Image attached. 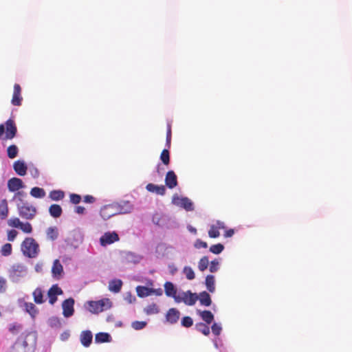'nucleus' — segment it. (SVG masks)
Wrapping results in <instances>:
<instances>
[{
  "mask_svg": "<svg viewBox=\"0 0 352 352\" xmlns=\"http://www.w3.org/2000/svg\"><path fill=\"white\" fill-rule=\"evenodd\" d=\"M122 282L120 279H114L109 282V289L114 293H118L121 290Z\"/></svg>",
  "mask_w": 352,
  "mask_h": 352,
  "instance_id": "obj_26",
  "label": "nucleus"
},
{
  "mask_svg": "<svg viewBox=\"0 0 352 352\" xmlns=\"http://www.w3.org/2000/svg\"><path fill=\"white\" fill-rule=\"evenodd\" d=\"M144 311L146 315L157 314L160 312V308L156 303H151L148 305L144 309Z\"/></svg>",
  "mask_w": 352,
  "mask_h": 352,
  "instance_id": "obj_31",
  "label": "nucleus"
},
{
  "mask_svg": "<svg viewBox=\"0 0 352 352\" xmlns=\"http://www.w3.org/2000/svg\"><path fill=\"white\" fill-rule=\"evenodd\" d=\"M5 132L6 135L3 140H12L16 136L17 129L13 120L9 119L4 124H0V138L3 137Z\"/></svg>",
  "mask_w": 352,
  "mask_h": 352,
  "instance_id": "obj_3",
  "label": "nucleus"
},
{
  "mask_svg": "<svg viewBox=\"0 0 352 352\" xmlns=\"http://www.w3.org/2000/svg\"><path fill=\"white\" fill-rule=\"evenodd\" d=\"M234 232L233 229H230L226 231L224 236L226 238L231 237L233 236Z\"/></svg>",
  "mask_w": 352,
  "mask_h": 352,
  "instance_id": "obj_60",
  "label": "nucleus"
},
{
  "mask_svg": "<svg viewBox=\"0 0 352 352\" xmlns=\"http://www.w3.org/2000/svg\"><path fill=\"white\" fill-rule=\"evenodd\" d=\"M196 329L203 333L204 336H208L210 334V328L209 327L203 322L197 323L195 325Z\"/></svg>",
  "mask_w": 352,
  "mask_h": 352,
  "instance_id": "obj_36",
  "label": "nucleus"
},
{
  "mask_svg": "<svg viewBox=\"0 0 352 352\" xmlns=\"http://www.w3.org/2000/svg\"><path fill=\"white\" fill-rule=\"evenodd\" d=\"M208 236L210 238H217L220 236L219 231L214 226V225L210 226V230H208Z\"/></svg>",
  "mask_w": 352,
  "mask_h": 352,
  "instance_id": "obj_46",
  "label": "nucleus"
},
{
  "mask_svg": "<svg viewBox=\"0 0 352 352\" xmlns=\"http://www.w3.org/2000/svg\"><path fill=\"white\" fill-rule=\"evenodd\" d=\"M74 300L72 298H69L63 302V314L65 318H69L73 316L74 313Z\"/></svg>",
  "mask_w": 352,
  "mask_h": 352,
  "instance_id": "obj_7",
  "label": "nucleus"
},
{
  "mask_svg": "<svg viewBox=\"0 0 352 352\" xmlns=\"http://www.w3.org/2000/svg\"><path fill=\"white\" fill-rule=\"evenodd\" d=\"M165 184L166 186L170 189L177 186V177L173 170L167 172L165 177Z\"/></svg>",
  "mask_w": 352,
  "mask_h": 352,
  "instance_id": "obj_14",
  "label": "nucleus"
},
{
  "mask_svg": "<svg viewBox=\"0 0 352 352\" xmlns=\"http://www.w3.org/2000/svg\"><path fill=\"white\" fill-rule=\"evenodd\" d=\"M87 309L93 314H98L111 307V301L104 298L98 301H88Z\"/></svg>",
  "mask_w": 352,
  "mask_h": 352,
  "instance_id": "obj_4",
  "label": "nucleus"
},
{
  "mask_svg": "<svg viewBox=\"0 0 352 352\" xmlns=\"http://www.w3.org/2000/svg\"><path fill=\"white\" fill-rule=\"evenodd\" d=\"M17 211L19 215L23 219L32 220L36 214L37 210L35 206L29 202L17 203Z\"/></svg>",
  "mask_w": 352,
  "mask_h": 352,
  "instance_id": "obj_2",
  "label": "nucleus"
},
{
  "mask_svg": "<svg viewBox=\"0 0 352 352\" xmlns=\"http://www.w3.org/2000/svg\"><path fill=\"white\" fill-rule=\"evenodd\" d=\"M132 208V205L129 201L124 202V205L121 206L120 212L124 214L130 212Z\"/></svg>",
  "mask_w": 352,
  "mask_h": 352,
  "instance_id": "obj_48",
  "label": "nucleus"
},
{
  "mask_svg": "<svg viewBox=\"0 0 352 352\" xmlns=\"http://www.w3.org/2000/svg\"><path fill=\"white\" fill-rule=\"evenodd\" d=\"M65 193L60 190H54L50 192V198L54 201H59L64 198Z\"/></svg>",
  "mask_w": 352,
  "mask_h": 352,
  "instance_id": "obj_34",
  "label": "nucleus"
},
{
  "mask_svg": "<svg viewBox=\"0 0 352 352\" xmlns=\"http://www.w3.org/2000/svg\"><path fill=\"white\" fill-rule=\"evenodd\" d=\"M13 271L14 272H25V270L24 269V267L21 266V265H17L16 267L14 266L13 267Z\"/></svg>",
  "mask_w": 352,
  "mask_h": 352,
  "instance_id": "obj_59",
  "label": "nucleus"
},
{
  "mask_svg": "<svg viewBox=\"0 0 352 352\" xmlns=\"http://www.w3.org/2000/svg\"><path fill=\"white\" fill-rule=\"evenodd\" d=\"M12 250V245L10 243H6L2 246L1 253L3 256H7L11 254Z\"/></svg>",
  "mask_w": 352,
  "mask_h": 352,
  "instance_id": "obj_44",
  "label": "nucleus"
},
{
  "mask_svg": "<svg viewBox=\"0 0 352 352\" xmlns=\"http://www.w3.org/2000/svg\"><path fill=\"white\" fill-rule=\"evenodd\" d=\"M206 285L208 290L213 293L215 290L214 276L213 275H208L206 278Z\"/></svg>",
  "mask_w": 352,
  "mask_h": 352,
  "instance_id": "obj_33",
  "label": "nucleus"
},
{
  "mask_svg": "<svg viewBox=\"0 0 352 352\" xmlns=\"http://www.w3.org/2000/svg\"><path fill=\"white\" fill-rule=\"evenodd\" d=\"M47 236L49 239L54 241L58 238V232L56 227H50L46 232Z\"/></svg>",
  "mask_w": 352,
  "mask_h": 352,
  "instance_id": "obj_37",
  "label": "nucleus"
},
{
  "mask_svg": "<svg viewBox=\"0 0 352 352\" xmlns=\"http://www.w3.org/2000/svg\"><path fill=\"white\" fill-rule=\"evenodd\" d=\"M83 201L85 203L92 204L96 201V199L92 195H87L84 197Z\"/></svg>",
  "mask_w": 352,
  "mask_h": 352,
  "instance_id": "obj_55",
  "label": "nucleus"
},
{
  "mask_svg": "<svg viewBox=\"0 0 352 352\" xmlns=\"http://www.w3.org/2000/svg\"><path fill=\"white\" fill-rule=\"evenodd\" d=\"M214 227L217 228V229L219 231V230H223L226 228V226L224 225L223 222L217 221L215 224H213Z\"/></svg>",
  "mask_w": 352,
  "mask_h": 352,
  "instance_id": "obj_56",
  "label": "nucleus"
},
{
  "mask_svg": "<svg viewBox=\"0 0 352 352\" xmlns=\"http://www.w3.org/2000/svg\"><path fill=\"white\" fill-rule=\"evenodd\" d=\"M177 200H175V198L173 199V203L179 205L182 207H183L185 210L187 211H191L193 210V204L191 201L190 199H189L187 197H182L181 199L177 198Z\"/></svg>",
  "mask_w": 352,
  "mask_h": 352,
  "instance_id": "obj_15",
  "label": "nucleus"
},
{
  "mask_svg": "<svg viewBox=\"0 0 352 352\" xmlns=\"http://www.w3.org/2000/svg\"><path fill=\"white\" fill-rule=\"evenodd\" d=\"M219 262L217 259H214L210 262V272H216L219 270Z\"/></svg>",
  "mask_w": 352,
  "mask_h": 352,
  "instance_id": "obj_49",
  "label": "nucleus"
},
{
  "mask_svg": "<svg viewBox=\"0 0 352 352\" xmlns=\"http://www.w3.org/2000/svg\"><path fill=\"white\" fill-rule=\"evenodd\" d=\"M199 314L201 319L208 324H210L214 320V316L210 311H199Z\"/></svg>",
  "mask_w": 352,
  "mask_h": 352,
  "instance_id": "obj_29",
  "label": "nucleus"
},
{
  "mask_svg": "<svg viewBox=\"0 0 352 352\" xmlns=\"http://www.w3.org/2000/svg\"><path fill=\"white\" fill-rule=\"evenodd\" d=\"M211 329L214 335L219 336L221 331V327L217 323H214L211 327Z\"/></svg>",
  "mask_w": 352,
  "mask_h": 352,
  "instance_id": "obj_52",
  "label": "nucleus"
},
{
  "mask_svg": "<svg viewBox=\"0 0 352 352\" xmlns=\"http://www.w3.org/2000/svg\"><path fill=\"white\" fill-rule=\"evenodd\" d=\"M22 329L23 325L17 322L10 323L8 326L9 331L14 335L18 334Z\"/></svg>",
  "mask_w": 352,
  "mask_h": 352,
  "instance_id": "obj_35",
  "label": "nucleus"
},
{
  "mask_svg": "<svg viewBox=\"0 0 352 352\" xmlns=\"http://www.w3.org/2000/svg\"><path fill=\"white\" fill-rule=\"evenodd\" d=\"M14 171L20 176H24L27 173L28 167L23 161L17 160L13 164Z\"/></svg>",
  "mask_w": 352,
  "mask_h": 352,
  "instance_id": "obj_19",
  "label": "nucleus"
},
{
  "mask_svg": "<svg viewBox=\"0 0 352 352\" xmlns=\"http://www.w3.org/2000/svg\"><path fill=\"white\" fill-rule=\"evenodd\" d=\"M9 213L8 201L6 199L1 200L0 203V219H6Z\"/></svg>",
  "mask_w": 352,
  "mask_h": 352,
  "instance_id": "obj_25",
  "label": "nucleus"
},
{
  "mask_svg": "<svg viewBox=\"0 0 352 352\" xmlns=\"http://www.w3.org/2000/svg\"><path fill=\"white\" fill-rule=\"evenodd\" d=\"M23 100L21 96V87L19 84L14 85L13 95L11 100V103L14 106H21Z\"/></svg>",
  "mask_w": 352,
  "mask_h": 352,
  "instance_id": "obj_11",
  "label": "nucleus"
},
{
  "mask_svg": "<svg viewBox=\"0 0 352 352\" xmlns=\"http://www.w3.org/2000/svg\"><path fill=\"white\" fill-rule=\"evenodd\" d=\"M92 338L93 336L90 331L87 330L82 331L80 334V342L84 346L88 347L92 342Z\"/></svg>",
  "mask_w": 352,
  "mask_h": 352,
  "instance_id": "obj_20",
  "label": "nucleus"
},
{
  "mask_svg": "<svg viewBox=\"0 0 352 352\" xmlns=\"http://www.w3.org/2000/svg\"><path fill=\"white\" fill-rule=\"evenodd\" d=\"M70 201L74 204H78L81 201V197L77 194H71L70 195Z\"/></svg>",
  "mask_w": 352,
  "mask_h": 352,
  "instance_id": "obj_51",
  "label": "nucleus"
},
{
  "mask_svg": "<svg viewBox=\"0 0 352 352\" xmlns=\"http://www.w3.org/2000/svg\"><path fill=\"white\" fill-rule=\"evenodd\" d=\"M208 258L206 256H203L198 263V268L200 271L204 272L208 268Z\"/></svg>",
  "mask_w": 352,
  "mask_h": 352,
  "instance_id": "obj_40",
  "label": "nucleus"
},
{
  "mask_svg": "<svg viewBox=\"0 0 352 352\" xmlns=\"http://www.w3.org/2000/svg\"><path fill=\"white\" fill-rule=\"evenodd\" d=\"M179 316L180 313L177 309L170 308L166 314V319L169 323L175 324L178 321Z\"/></svg>",
  "mask_w": 352,
  "mask_h": 352,
  "instance_id": "obj_17",
  "label": "nucleus"
},
{
  "mask_svg": "<svg viewBox=\"0 0 352 352\" xmlns=\"http://www.w3.org/2000/svg\"><path fill=\"white\" fill-rule=\"evenodd\" d=\"M165 294L174 298L175 302H179V295H177V289L173 283L167 281L164 283Z\"/></svg>",
  "mask_w": 352,
  "mask_h": 352,
  "instance_id": "obj_10",
  "label": "nucleus"
},
{
  "mask_svg": "<svg viewBox=\"0 0 352 352\" xmlns=\"http://www.w3.org/2000/svg\"><path fill=\"white\" fill-rule=\"evenodd\" d=\"M85 210V208L82 206H77L76 207V209H75V211L78 213V214H83Z\"/></svg>",
  "mask_w": 352,
  "mask_h": 352,
  "instance_id": "obj_61",
  "label": "nucleus"
},
{
  "mask_svg": "<svg viewBox=\"0 0 352 352\" xmlns=\"http://www.w3.org/2000/svg\"><path fill=\"white\" fill-rule=\"evenodd\" d=\"M193 324V320L190 316H184L182 319V325L184 327H190Z\"/></svg>",
  "mask_w": 352,
  "mask_h": 352,
  "instance_id": "obj_47",
  "label": "nucleus"
},
{
  "mask_svg": "<svg viewBox=\"0 0 352 352\" xmlns=\"http://www.w3.org/2000/svg\"><path fill=\"white\" fill-rule=\"evenodd\" d=\"M63 293L62 289L57 284L53 285L47 292L49 303L54 305L57 301V296L62 295Z\"/></svg>",
  "mask_w": 352,
  "mask_h": 352,
  "instance_id": "obj_8",
  "label": "nucleus"
},
{
  "mask_svg": "<svg viewBox=\"0 0 352 352\" xmlns=\"http://www.w3.org/2000/svg\"><path fill=\"white\" fill-rule=\"evenodd\" d=\"M18 148L16 145L12 144L8 147L7 148V154L9 158L13 159L16 157L18 155Z\"/></svg>",
  "mask_w": 352,
  "mask_h": 352,
  "instance_id": "obj_38",
  "label": "nucleus"
},
{
  "mask_svg": "<svg viewBox=\"0 0 352 352\" xmlns=\"http://www.w3.org/2000/svg\"><path fill=\"white\" fill-rule=\"evenodd\" d=\"M188 230L190 232H192L194 234H196V232H197V230L195 228L190 227L188 228Z\"/></svg>",
  "mask_w": 352,
  "mask_h": 352,
  "instance_id": "obj_62",
  "label": "nucleus"
},
{
  "mask_svg": "<svg viewBox=\"0 0 352 352\" xmlns=\"http://www.w3.org/2000/svg\"><path fill=\"white\" fill-rule=\"evenodd\" d=\"M146 189L151 192L155 193L160 195H164L166 193V188L163 185L157 186L153 184H148Z\"/></svg>",
  "mask_w": 352,
  "mask_h": 352,
  "instance_id": "obj_18",
  "label": "nucleus"
},
{
  "mask_svg": "<svg viewBox=\"0 0 352 352\" xmlns=\"http://www.w3.org/2000/svg\"><path fill=\"white\" fill-rule=\"evenodd\" d=\"M10 227L20 228L24 233L30 234L32 232V226L30 223H23L18 217L10 218L8 221Z\"/></svg>",
  "mask_w": 352,
  "mask_h": 352,
  "instance_id": "obj_5",
  "label": "nucleus"
},
{
  "mask_svg": "<svg viewBox=\"0 0 352 352\" xmlns=\"http://www.w3.org/2000/svg\"><path fill=\"white\" fill-rule=\"evenodd\" d=\"M179 302H184L186 305L192 306L195 304L198 300V296L196 294L192 293L190 291L182 292L179 295Z\"/></svg>",
  "mask_w": 352,
  "mask_h": 352,
  "instance_id": "obj_6",
  "label": "nucleus"
},
{
  "mask_svg": "<svg viewBox=\"0 0 352 352\" xmlns=\"http://www.w3.org/2000/svg\"><path fill=\"white\" fill-rule=\"evenodd\" d=\"M224 250V246L221 243H217L212 245L210 248V251L215 254H220Z\"/></svg>",
  "mask_w": 352,
  "mask_h": 352,
  "instance_id": "obj_43",
  "label": "nucleus"
},
{
  "mask_svg": "<svg viewBox=\"0 0 352 352\" xmlns=\"http://www.w3.org/2000/svg\"><path fill=\"white\" fill-rule=\"evenodd\" d=\"M160 160L162 163L168 166L170 163V153L168 149H164L160 154Z\"/></svg>",
  "mask_w": 352,
  "mask_h": 352,
  "instance_id": "obj_39",
  "label": "nucleus"
},
{
  "mask_svg": "<svg viewBox=\"0 0 352 352\" xmlns=\"http://www.w3.org/2000/svg\"><path fill=\"white\" fill-rule=\"evenodd\" d=\"M28 344L22 337L19 338L12 346L10 352H27Z\"/></svg>",
  "mask_w": 352,
  "mask_h": 352,
  "instance_id": "obj_13",
  "label": "nucleus"
},
{
  "mask_svg": "<svg viewBox=\"0 0 352 352\" xmlns=\"http://www.w3.org/2000/svg\"><path fill=\"white\" fill-rule=\"evenodd\" d=\"M21 251L28 258H36L39 253V245L32 237H27L21 243Z\"/></svg>",
  "mask_w": 352,
  "mask_h": 352,
  "instance_id": "obj_1",
  "label": "nucleus"
},
{
  "mask_svg": "<svg viewBox=\"0 0 352 352\" xmlns=\"http://www.w3.org/2000/svg\"><path fill=\"white\" fill-rule=\"evenodd\" d=\"M136 292L140 298H144L151 295V288L139 285L136 287Z\"/></svg>",
  "mask_w": 352,
  "mask_h": 352,
  "instance_id": "obj_27",
  "label": "nucleus"
},
{
  "mask_svg": "<svg viewBox=\"0 0 352 352\" xmlns=\"http://www.w3.org/2000/svg\"><path fill=\"white\" fill-rule=\"evenodd\" d=\"M32 296L35 303L40 305L45 302L43 291L41 288H36L32 293Z\"/></svg>",
  "mask_w": 352,
  "mask_h": 352,
  "instance_id": "obj_22",
  "label": "nucleus"
},
{
  "mask_svg": "<svg viewBox=\"0 0 352 352\" xmlns=\"http://www.w3.org/2000/svg\"><path fill=\"white\" fill-rule=\"evenodd\" d=\"M30 195L34 198H43L46 192L43 188L39 187H34L30 190Z\"/></svg>",
  "mask_w": 352,
  "mask_h": 352,
  "instance_id": "obj_32",
  "label": "nucleus"
},
{
  "mask_svg": "<svg viewBox=\"0 0 352 352\" xmlns=\"http://www.w3.org/2000/svg\"><path fill=\"white\" fill-rule=\"evenodd\" d=\"M195 247L198 249L201 248H206L208 247V243L201 239H197L195 243Z\"/></svg>",
  "mask_w": 352,
  "mask_h": 352,
  "instance_id": "obj_53",
  "label": "nucleus"
},
{
  "mask_svg": "<svg viewBox=\"0 0 352 352\" xmlns=\"http://www.w3.org/2000/svg\"><path fill=\"white\" fill-rule=\"evenodd\" d=\"M119 240L118 234L115 232H105L100 239V244L103 246L111 244Z\"/></svg>",
  "mask_w": 352,
  "mask_h": 352,
  "instance_id": "obj_9",
  "label": "nucleus"
},
{
  "mask_svg": "<svg viewBox=\"0 0 352 352\" xmlns=\"http://www.w3.org/2000/svg\"><path fill=\"white\" fill-rule=\"evenodd\" d=\"M198 299L199 300L201 305L206 307L210 306L212 303L210 294L205 291L199 293Z\"/></svg>",
  "mask_w": 352,
  "mask_h": 352,
  "instance_id": "obj_24",
  "label": "nucleus"
},
{
  "mask_svg": "<svg viewBox=\"0 0 352 352\" xmlns=\"http://www.w3.org/2000/svg\"><path fill=\"white\" fill-rule=\"evenodd\" d=\"M113 208L111 206H105L100 210V215L104 220H107L115 215Z\"/></svg>",
  "mask_w": 352,
  "mask_h": 352,
  "instance_id": "obj_21",
  "label": "nucleus"
},
{
  "mask_svg": "<svg viewBox=\"0 0 352 352\" xmlns=\"http://www.w3.org/2000/svg\"><path fill=\"white\" fill-rule=\"evenodd\" d=\"M147 324L145 321H134L131 324V327L135 330H140L144 329Z\"/></svg>",
  "mask_w": 352,
  "mask_h": 352,
  "instance_id": "obj_45",
  "label": "nucleus"
},
{
  "mask_svg": "<svg viewBox=\"0 0 352 352\" xmlns=\"http://www.w3.org/2000/svg\"><path fill=\"white\" fill-rule=\"evenodd\" d=\"M26 197V193L24 191H17L13 196L12 199L16 201L17 203H25L23 199Z\"/></svg>",
  "mask_w": 352,
  "mask_h": 352,
  "instance_id": "obj_41",
  "label": "nucleus"
},
{
  "mask_svg": "<svg viewBox=\"0 0 352 352\" xmlns=\"http://www.w3.org/2000/svg\"><path fill=\"white\" fill-rule=\"evenodd\" d=\"M18 234V232L15 230H10L8 232V240L13 241Z\"/></svg>",
  "mask_w": 352,
  "mask_h": 352,
  "instance_id": "obj_50",
  "label": "nucleus"
},
{
  "mask_svg": "<svg viewBox=\"0 0 352 352\" xmlns=\"http://www.w3.org/2000/svg\"><path fill=\"white\" fill-rule=\"evenodd\" d=\"M52 273L54 278L59 279L63 274V267L58 259H56L52 267Z\"/></svg>",
  "mask_w": 352,
  "mask_h": 352,
  "instance_id": "obj_16",
  "label": "nucleus"
},
{
  "mask_svg": "<svg viewBox=\"0 0 352 352\" xmlns=\"http://www.w3.org/2000/svg\"><path fill=\"white\" fill-rule=\"evenodd\" d=\"M163 294V291L161 288L158 289H152L151 288V295L155 294L156 296H162Z\"/></svg>",
  "mask_w": 352,
  "mask_h": 352,
  "instance_id": "obj_57",
  "label": "nucleus"
},
{
  "mask_svg": "<svg viewBox=\"0 0 352 352\" xmlns=\"http://www.w3.org/2000/svg\"><path fill=\"white\" fill-rule=\"evenodd\" d=\"M49 212L54 218H58L60 217L63 210L62 208L58 204H52L49 208Z\"/></svg>",
  "mask_w": 352,
  "mask_h": 352,
  "instance_id": "obj_28",
  "label": "nucleus"
},
{
  "mask_svg": "<svg viewBox=\"0 0 352 352\" xmlns=\"http://www.w3.org/2000/svg\"><path fill=\"white\" fill-rule=\"evenodd\" d=\"M23 307L27 313H28L32 318H35L38 313V310L36 305L32 302H24Z\"/></svg>",
  "mask_w": 352,
  "mask_h": 352,
  "instance_id": "obj_23",
  "label": "nucleus"
},
{
  "mask_svg": "<svg viewBox=\"0 0 352 352\" xmlns=\"http://www.w3.org/2000/svg\"><path fill=\"white\" fill-rule=\"evenodd\" d=\"M95 341L97 343L109 342L111 341V336L108 333H98L95 336Z\"/></svg>",
  "mask_w": 352,
  "mask_h": 352,
  "instance_id": "obj_30",
  "label": "nucleus"
},
{
  "mask_svg": "<svg viewBox=\"0 0 352 352\" xmlns=\"http://www.w3.org/2000/svg\"><path fill=\"white\" fill-rule=\"evenodd\" d=\"M171 142V126L168 125L167 133H166V146L169 148Z\"/></svg>",
  "mask_w": 352,
  "mask_h": 352,
  "instance_id": "obj_54",
  "label": "nucleus"
},
{
  "mask_svg": "<svg viewBox=\"0 0 352 352\" xmlns=\"http://www.w3.org/2000/svg\"><path fill=\"white\" fill-rule=\"evenodd\" d=\"M183 273L188 280H193L195 277L193 270L189 266H185L184 267Z\"/></svg>",
  "mask_w": 352,
  "mask_h": 352,
  "instance_id": "obj_42",
  "label": "nucleus"
},
{
  "mask_svg": "<svg viewBox=\"0 0 352 352\" xmlns=\"http://www.w3.org/2000/svg\"><path fill=\"white\" fill-rule=\"evenodd\" d=\"M6 280L1 277H0V292H2L5 290L6 288Z\"/></svg>",
  "mask_w": 352,
  "mask_h": 352,
  "instance_id": "obj_58",
  "label": "nucleus"
},
{
  "mask_svg": "<svg viewBox=\"0 0 352 352\" xmlns=\"http://www.w3.org/2000/svg\"><path fill=\"white\" fill-rule=\"evenodd\" d=\"M24 188L23 181L17 177H12L8 181V188L10 192H17Z\"/></svg>",
  "mask_w": 352,
  "mask_h": 352,
  "instance_id": "obj_12",
  "label": "nucleus"
}]
</instances>
